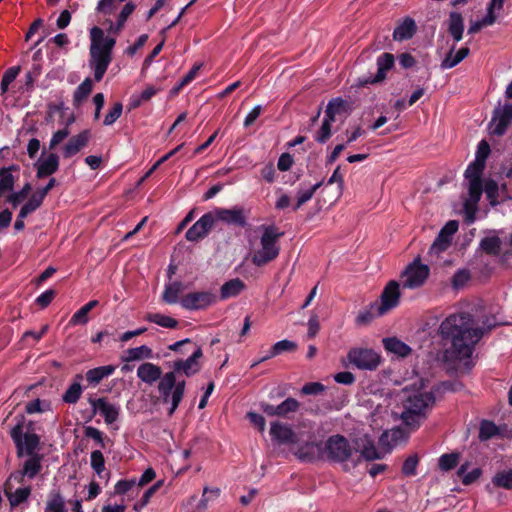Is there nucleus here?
I'll use <instances>...</instances> for the list:
<instances>
[{"mask_svg":"<svg viewBox=\"0 0 512 512\" xmlns=\"http://www.w3.org/2000/svg\"><path fill=\"white\" fill-rule=\"evenodd\" d=\"M203 356V352L200 346L195 344V349L187 359H177L172 362L170 367L172 371H169L162 375V370L159 366L145 362L142 363L137 369V377L149 385L153 384L157 380L158 392L162 398L163 403H171V407L168 411L169 416L173 415L180 402L183 399L186 382L185 380H178L177 377L181 374L191 377L197 374L201 370L200 359Z\"/></svg>","mask_w":512,"mask_h":512,"instance_id":"nucleus-1","label":"nucleus"},{"mask_svg":"<svg viewBox=\"0 0 512 512\" xmlns=\"http://www.w3.org/2000/svg\"><path fill=\"white\" fill-rule=\"evenodd\" d=\"M473 317L469 313L451 314L440 324L439 334L442 339L450 341L451 351L457 359L470 358L475 345L485 331L499 325L497 318L492 315L482 321V327H473Z\"/></svg>","mask_w":512,"mask_h":512,"instance_id":"nucleus-2","label":"nucleus"},{"mask_svg":"<svg viewBox=\"0 0 512 512\" xmlns=\"http://www.w3.org/2000/svg\"><path fill=\"white\" fill-rule=\"evenodd\" d=\"M435 402V395L432 391L408 389L406 387L403 390L402 411L400 413L402 423L411 430L418 429L427 419Z\"/></svg>","mask_w":512,"mask_h":512,"instance_id":"nucleus-3","label":"nucleus"},{"mask_svg":"<svg viewBox=\"0 0 512 512\" xmlns=\"http://www.w3.org/2000/svg\"><path fill=\"white\" fill-rule=\"evenodd\" d=\"M91 46L89 66L94 72V79L100 82L111 61L112 49L115 46V38L105 37L104 31L95 26L90 30Z\"/></svg>","mask_w":512,"mask_h":512,"instance_id":"nucleus-4","label":"nucleus"},{"mask_svg":"<svg viewBox=\"0 0 512 512\" xmlns=\"http://www.w3.org/2000/svg\"><path fill=\"white\" fill-rule=\"evenodd\" d=\"M35 430V422L28 421L25 423L24 416H20L16 425L10 430V437L15 444L18 458L39 449L41 438L35 433Z\"/></svg>","mask_w":512,"mask_h":512,"instance_id":"nucleus-5","label":"nucleus"},{"mask_svg":"<svg viewBox=\"0 0 512 512\" xmlns=\"http://www.w3.org/2000/svg\"><path fill=\"white\" fill-rule=\"evenodd\" d=\"M275 226H265L260 238L261 249L252 255L254 265L261 267L276 259L280 248L277 245L278 240L283 236Z\"/></svg>","mask_w":512,"mask_h":512,"instance_id":"nucleus-6","label":"nucleus"},{"mask_svg":"<svg viewBox=\"0 0 512 512\" xmlns=\"http://www.w3.org/2000/svg\"><path fill=\"white\" fill-rule=\"evenodd\" d=\"M347 358L353 366L361 370H376L381 363V356L369 348H351Z\"/></svg>","mask_w":512,"mask_h":512,"instance_id":"nucleus-7","label":"nucleus"},{"mask_svg":"<svg viewBox=\"0 0 512 512\" xmlns=\"http://www.w3.org/2000/svg\"><path fill=\"white\" fill-rule=\"evenodd\" d=\"M324 452L329 460L344 462L351 457L352 448L344 436L337 434L327 439Z\"/></svg>","mask_w":512,"mask_h":512,"instance_id":"nucleus-8","label":"nucleus"},{"mask_svg":"<svg viewBox=\"0 0 512 512\" xmlns=\"http://www.w3.org/2000/svg\"><path fill=\"white\" fill-rule=\"evenodd\" d=\"M212 213L215 222L218 220L229 226L244 228L248 225L250 210L236 205L231 208H216Z\"/></svg>","mask_w":512,"mask_h":512,"instance_id":"nucleus-9","label":"nucleus"},{"mask_svg":"<svg viewBox=\"0 0 512 512\" xmlns=\"http://www.w3.org/2000/svg\"><path fill=\"white\" fill-rule=\"evenodd\" d=\"M395 59L391 53L381 54L376 61L377 73L375 76L362 77L357 79L356 86L358 88L365 87L369 84L381 83L386 79L387 72L394 66Z\"/></svg>","mask_w":512,"mask_h":512,"instance_id":"nucleus-10","label":"nucleus"},{"mask_svg":"<svg viewBox=\"0 0 512 512\" xmlns=\"http://www.w3.org/2000/svg\"><path fill=\"white\" fill-rule=\"evenodd\" d=\"M429 273L430 270L427 265L414 261L401 275L403 286L411 289L421 287L427 280Z\"/></svg>","mask_w":512,"mask_h":512,"instance_id":"nucleus-11","label":"nucleus"},{"mask_svg":"<svg viewBox=\"0 0 512 512\" xmlns=\"http://www.w3.org/2000/svg\"><path fill=\"white\" fill-rule=\"evenodd\" d=\"M217 297L209 291H197L184 295L180 299V305L187 310H205L215 304Z\"/></svg>","mask_w":512,"mask_h":512,"instance_id":"nucleus-12","label":"nucleus"},{"mask_svg":"<svg viewBox=\"0 0 512 512\" xmlns=\"http://www.w3.org/2000/svg\"><path fill=\"white\" fill-rule=\"evenodd\" d=\"M400 295L399 283L391 280L381 293V304H372L371 308L376 309L378 316H381L399 304Z\"/></svg>","mask_w":512,"mask_h":512,"instance_id":"nucleus-13","label":"nucleus"},{"mask_svg":"<svg viewBox=\"0 0 512 512\" xmlns=\"http://www.w3.org/2000/svg\"><path fill=\"white\" fill-rule=\"evenodd\" d=\"M512 123V104L506 103L494 109L489 130L492 135L502 136Z\"/></svg>","mask_w":512,"mask_h":512,"instance_id":"nucleus-14","label":"nucleus"},{"mask_svg":"<svg viewBox=\"0 0 512 512\" xmlns=\"http://www.w3.org/2000/svg\"><path fill=\"white\" fill-rule=\"evenodd\" d=\"M89 403L92 406V415L90 419L99 412L103 416L107 425L113 424L118 420L120 407L116 404L110 403L107 398H89Z\"/></svg>","mask_w":512,"mask_h":512,"instance_id":"nucleus-15","label":"nucleus"},{"mask_svg":"<svg viewBox=\"0 0 512 512\" xmlns=\"http://www.w3.org/2000/svg\"><path fill=\"white\" fill-rule=\"evenodd\" d=\"M260 408L263 411V413L269 417L277 416L282 418H288L290 413H295L299 410L300 403L295 398L288 397L278 405H272L266 402H261Z\"/></svg>","mask_w":512,"mask_h":512,"instance_id":"nucleus-16","label":"nucleus"},{"mask_svg":"<svg viewBox=\"0 0 512 512\" xmlns=\"http://www.w3.org/2000/svg\"><path fill=\"white\" fill-rule=\"evenodd\" d=\"M215 224V217L212 212L204 214L186 232L185 238L188 241L196 242L207 236Z\"/></svg>","mask_w":512,"mask_h":512,"instance_id":"nucleus-17","label":"nucleus"},{"mask_svg":"<svg viewBox=\"0 0 512 512\" xmlns=\"http://www.w3.org/2000/svg\"><path fill=\"white\" fill-rule=\"evenodd\" d=\"M459 227L458 221L450 220L448 221L444 227L440 230L437 238L434 240L431 245L430 251L434 253H441L450 246L452 241V236L457 232Z\"/></svg>","mask_w":512,"mask_h":512,"instance_id":"nucleus-18","label":"nucleus"},{"mask_svg":"<svg viewBox=\"0 0 512 512\" xmlns=\"http://www.w3.org/2000/svg\"><path fill=\"white\" fill-rule=\"evenodd\" d=\"M91 138L89 130H83L79 134L72 136L68 142L62 147V155L68 159L79 153L87 146Z\"/></svg>","mask_w":512,"mask_h":512,"instance_id":"nucleus-19","label":"nucleus"},{"mask_svg":"<svg viewBox=\"0 0 512 512\" xmlns=\"http://www.w3.org/2000/svg\"><path fill=\"white\" fill-rule=\"evenodd\" d=\"M270 435L278 443L292 444L296 442V434L292 428L279 421L271 422Z\"/></svg>","mask_w":512,"mask_h":512,"instance_id":"nucleus-20","label":"nucleus"},{"mask_svg":"<svg viewBox=\"0 0 512 512\" xmlns=\"http://www.w3.org/2000/svg\"><path fill=\"white\" fill-rule=\"evenodd\" d=\"M28 459L25 460L22 466L23 474L30 480L34 479L42 470V459L43 455L37 453V450H33L31 454H25Z\"/></svg>","mask_w":512,"mask_h":512,"instance_id":"nucleus-21","label":"nucleus"},{"mask_svg":"<svg viewBox=\"0 0 512 512\" xmlns=\"http://www.w3.org/2000/svg\"><path fill=\"white\" fill-rule=\"evenodd\" d=\"M37 178H44L54 174L59 168V156L56 153H50L45 159L37 163Z\"/></svg>","mask_w":512,"mask_h":512,"instance_id":"nucleus-22","label":"nucleus"},{"mask_svg":"<svg viewBox=\"0 0 512 512\" xmlns=\"http://www.w3.org/2000/svg\"><path fill=\"white\" fill-rule=\"evenodd\" d=\"M296 349H297V344L294 341L287 340V339L278 341L270 348L269 353L266 356L262 357L258 361H255L254 363H252L251 368H254L261 362L266 361L270 358H273L283 352H294Z\"/></svg>","mask_w":512,"mask_h":512,"instance_id":"nucleus-23","label":"nucleus"},{"mask_svg":"<svg viewBox=\"0 0 512 512\" xmlns=\"http://www.w3.org/2000/svg\"><path fill=\"white\" fill-rule=\"evenodd\" d=\"M116 369L114 365L99 366L88 370L85 378L89 385L97 386L104 378L111 376Z\"/></svg>","mask_w":512,"mask_h":512,"instance_id":"nucleus-24","label":"nucleus"},{"mask_svg":"<svg viewBox=\"0 0 512 512\" xmlns=\"http://www.w3.org/2000/svg\"><path fill=\"white\" fill-rule=\"evenodd\" d=\"M384 348L397 356L407 357L412 349L403 341L396 337H387L382 340Z\"/></svg>","mask_w":512,"mask_h":512,"instance_id":"nucleus-25","label":"nucleus"},{"mask_svg":"<svg viewBox=\"0 0 512 512\" xmlns=\"http://www.w3.org/2000/svg\"><path fill=\"white\" fill-rule=\"evenodd\" d=\"M83 379L82 374H76L73 378V382L67 388L65 393L62 396L63 402L67 404H76L81 397L82 394V386L81 381Z\"/></svg>","mask_w":512,"mask_h":512,"instance_id":"nucleus-26","label":"nucleus"},{"mask_svg":"<svg viewBox=\"0 0 512 512\" xmlns=\"http://www.w3.org/2000/svg\"><path fill=\"white\" fill-rule=\"evenodd\" d=\"M463 31L464 20L461 13L455 11L450 12L448 19V32L456 42H459L462 39Z\"/></svg>","mask_w":512,"mask_h":512,"instance_id":"nucleus-27","label":"nucleus"},{"mask_svg":"<svg viewBox=\"0 0 512 512\" xmlns=\"http://www.w3.org/2000/svg\"><path fill=\"white\" fill-rule=\"evenodd\" d=\"M153 357L152 349L147 345H141L135 348H129L125 354L121 356L123 362L140 361L143 359H151Z\"/></svg>","mask_w":512,"mask_h":512,"instance_id":"nucleus-28","label":"nucleus"},{"mask_svg":"<svg viewBox=\"0 0 512 512\" xmlns=\"http://www.w3.org/2000/svg\"><path fill=\"white\" fill-rule=\"evenodd\" d=\"M416 29L417 27L415 21L412 18L407 17L399 26L394 29L393 38L399 41L411 39L415 34Z\"/></svg>","mask_w":512,"mask_h":512,"instance_id":"nucleus-29","label":"nucleus"},{"mask_svg":"<svg viewBox=\"0 0 512 512\" xmlns=\"http://www.w3.org/2000/svg\"><path fill=\"white\" fill-rule=\"evenodd\" d=\"M245 289L244 282L239 279H231L225 282L220 288V298L226 300L238 296Z\"/></svg>","mask_w":512,"mask_h":512,"instance_id":"nucleus-30","label":"nucleus"},{"mask_svg":"<svg viewBox=\"0 0 512 512\" xmlns=\"http://www.w3.org/2000/svg\"><path fill=\"white\" fill-rule=\"evenodd\" d=\"M454 46L447 53L446 57L442 60L440 67L442 69H451L458 65L461 61H463L470 53V49L468 47L460 48L455 54Z\"/></svg>","mask_w":512,"mask_h":512,"instance_id":"nucleus-31","label":"nucleus"},{"mask_svg":"<svg viewBox=\"0 0 512 512\" xmlns=\"http://www.w3.org/2000/svg\"><path fill=\"white\" fill-rule=\"evenodd\" d=\"M134 10L135 5L132 2L126 3L118 16L116 24H114L111 20H107L109 23L108 31L113 34H119L123 29L128 17L133 13Z\"/></svg>","mask_w":512,"mask_h":512,"instance_id":"nucleus-32","label":"nucleus"},{"mask_svg":"<svg viewBox=\"0 0 512 512\" xmlns=\"http://www.w3.org/2000/svg\"><path fill=\"white\" fill-rule=\"evenodd\" d=\"M348 112V103L344 99L337 97L331 99L325 109V117L335 122L336 116Z\"/></svg>","mask_w":512,"mask_h":512,"instance_id":"nucleus-33","label":"nucleus"},{"mask_svg":"<svg viewBox=\"0 0 512 512\" xmlns=\"http://www.w3.org/2000/svg\"><path fill=\"white\" fill-rule=\"evenodd\" d=\"M44 512H67L66 501L59 490L49 493Z\"/></svg>","mask_w":512,"mask_h":512,"instance_id":"nucleus-34","label":"nucleus"},{"mask_svg":"<svg viewBox=\"0 0 512 512\" xmlns=\"http://www.w3.org/2000/svg\"><path fill=\"white\" fill-rule=\"evenodd\" d=\"M184 285L180 281H174L165 285V289L162 294L163 302L167 304L180 303L179 295L183 292Z\"/></svg>","mask_w":512,"mask_h":512,"instance_id":"nucleus-35","label":"nucleus"},{"mask_svg":"<svg viewBox=\"0 0 512 512\" xmlns=\"http://www.w3.org/2000/svg\"><path fill=\"white\" fill-rule=\"evenodd\" d=\"M479 246L487 255L498 256L501 251L502 241L497 235L487 236L481 239Z\"/></svg>","mask_w":512,"mask_h":512,"instance_id":"nucleus-36","label":"nucleus"},{"mask_svg":"<svg viewBox=\"0 0 512 512\" xmlns=\"http://www.w3.org/2000/svg\"><path fill=\"white\" fill-rule=\"evenodd\" d=\"M5 494L9 500L11 507H17L24 503L31 494V487L17 488L14 492L12 489L4 488Z\"/></svg>","mask_w":512,"mask_h":512,"instance_id":"nucleus-37","label":"nucleus"},{"mask_svg":"<svg viewBox=\"0 0 512 512\" xmlns=\"http://www.w3.org/2000/svg\"><path fill=\"white\" fill-rule=\"evenodd\" d=\"M93 82L90 78H86L74 91L73 105L79 107L82 102L91 94Z\"/></svg>","mask_w":512,"mask_h":512,"instance_id":"nucleus-38","label":"nucleus"},{"mask_svg":"<svg viewBox=\"0 0 512 512\" xmlns=\"http://www.w3.org/2000/svg\"><path fill=\"white\" fill-rule=\"evenodd\" d=\"M145 320L155 323L161 327L175 329L178 327L179 322L170 316L161 313H147Z\"/></svg>","mask_w":512,"mask_h":512,"instance_id":"nucleus-39","label":"nucleus"},{"mask_svg":"<svg viewBox=\"0 0 512 512\" xmlns=\"http://www.w3.org/2000/svg\"><path fill=\"white\" fill-rule=\"evenodd\" d=\"M492 484L497 488L512 491V469L497 472L492 478Z\"/></svg>","mask_w":512,"mask_h":512,"instance_id":"nucleus-40","label":"nucleus"},{"mask_svg":"<svg viewBox=\"0 0 512 512\" xmlns=\"http://www.w3.org/2000/svg\"><path fill=\"white\" fill-rule=\"evenodd\" d=\"M164 484V480H158L155 484H153L151 487H149L144 494L142 495L141 499L137 501L134 504L133 509L136 512H141V510L147 506V504L150 502L151 497L159 490V488Z\"/></svg>","mask_w":512,"mask_h":512,"instance_id":"nucleus-41","label":"nucleus"},{"mask_svg":"<svg viewBox=\"0 0 512 512\" xmlns=\"http://www.w3.org/2000/svg\"><path fill=\"white\" fill-rule=\"evenodd\" d=\"M467 468H468V463H465V464H462L457 471V475L459 477H461L462 483L464 485H470V484L474 483L475 481H477L480 478V476L482 474V470L480 468H474L470 472H466Z\"/></svg>","mask_w":512,"mask_h":512,"instance_id":"nucleus-42","label":"nucleus"},{"mask_svg":"<svg viewBox=\"0 0 512 512\" xmlns=\"http://www.w3.org/2000/svg\"><path fill=\"white\" fill-rule=\"evenodd\" d=\"M323 185V181L317 182L308 189H299L297 192V202L293 207V210H298L302 205L308 202L314 195V193Z\"/></svg>","mask_w":512,"mask_h":512,"instance_id":"nucleus-43","label":"nucleus"},{"mask_svg":"<svg viewBox=\"0 0 512 512\" xmlns=\"http://www.w3.org/2000/svg\"><path fill=\"white\" fill-rule=\"evenodd\" d=\"M44 198L36 191L30 199L21 207V218H26L29 214L36 211L43 203Z\"/></svg>","mask_w":512,"mask_h":512,"instance_id":"nucleus-44","label":"nucleus"},{"mask_svg":"<svg viewBox=\"0 0 512 512\" xmlns=\"http://www.w3.org/2000/svg\"><path fill=\"white\" fill-rule=\"evenodd\" d=\"M334 121H332L331 119L327 118L324 116V119L322 121V124L319 128V130L316 132L314 138H315V141L320 143V144H324L326 143L331 135H332V123Z\"/></svg>","mask_w":512,"mask_h":512,"instance_id":"nucleus-45","label":"nucleus"},{"mask_svg":"<svg viewBox=\"0 0 512 512\" xmlns=\"http://www.w3.org/2000/svg\"><path fill=\"white\" fill-rule=\"evenodd\" d=\"M15 181L16 178L13 174L8 173L6 170H0V197L13 191Z\"/></svg>","mask_w":512,"mask_h":512,"instance_id":"nucleus-46","label":"nucleus"},{"mask_svg":"<svg viewBox=\"0 0 512 512\" xmlns=\"http://www.w3.org/2000/svg\"><path fill=\"white\" fill-rule=\"evenodd\" d=\"M32 187L30 183L24 184L21 190L17 192H11L6 196V202L10 203L16 208L30 193Z\"/></svg>","mask_w":512,"mask_h":512,"instance_id":"nucleus-47","label":"nucleus"},{"mask_svg":"<svg viewBox=\"0 0 512 512\" xmlns=\"http://www.w3.org/2000/svg\"><path fill=\"white\" fill-rule=\"evenodd\" d=\"M499 432L498 427L492 421L484 420L480 424L479 439L484 441L488 440Z\"/></svg>","mask_w":512,"mask_h":512,"instance_id":"nucleus-48","label":"nucleus"},{"mask_svg":"<svg viewBox=\"0 0 512 512\" xmlns=\"http://www.w3.org/2000/svg\"><path fill=\"white\" fill-rule=\"evenodd\" d=\"M459 461V455L457 453L443 454L439 458V468L442 471H450L455 468Z\"/></svg>","mask_w":512,"mask_h":512,"instance_id":"nucleus-49","label":"nucleus"},{"mask_svg":"<svg viewBox=\"0 0 512 512\" xmlns=\"http://www.w3.org/2000/svg\"><path fill=\"white\" fill-rule=\"evenodd\" d=\"M485 165L486 164L474 160L472 163L468 165L465 171L466 179L482 180L481 176L485 169Z\"/></svg>","mask_w":512,"mask_h":512,"instance_id":"nucleus-50","label":"nucleus"},{"mask_svg":"<svg viewBox=\"0 0 512 512\" xmlns=\"http://www.w3.org/2000/svg\"><path fill=\"white\" fill-rule=\"evenodd\" d=\"M468 181H469V187H468L469 198L473 203H477L480 200L482 192H483L482 180L468 179Z\"/></svg>","mask_w":512,"mask_h":512,"instance_id":"nucleus-51","label":"nucleus"},{"mask_svg":"<svg viewBox=\"0 0 512 512\" xmlns=\"http://www.w3.org/2000/svg\"><path fill=\"white\" fill-rule=\"evenodd\" d=\"M123 110V105L120 102L114 103V105L110 108L108 113L106 114L103 124L105 126H110L116 122V120L121 116Z\"/></svg>","mask_w":512,"mask_h":512,"instance_id":"nucleus-52","label":"nucleus"},{"mask_svg":"<svg viewBox=\"0 0 512 512\" xmlns=\"http://www.w3.org/2000/svg\"><path fill=\"white\" fill-rule=\"evenodd\" d=\"M91 467L100 476L105 470V460L100 450H95L91 453Z\"/></svg>","mask_w":512,"mask_h":512,"instance_id":"nucleus-53","label":"nucleus"},{"mask_svg":"<svg viewBox=\"0 0 512 512\" xmlns=\"http://www.w3.org/2000/svg\"><path fill=\"white\" fill-rule=\"evenodd\" d=\"M419 463V458L416 454L409 456L406 458L402 465V473L405 476H414L416 475V469Z\"/></svg>","mask_w":512,"mask_h":512,"instance_id":"nucleus-54","label":"nucleus"},{"mask_svg":"<svg viewBox=\"0 0 512 512\" xmlns=\"http://www.w3.org/2000/svg\"><path fill=\"white\" fill-rule=\"evenodd\" d=\"M483 190L485 191L487 198L490 200L492 205H496V198L498 196V184L496 181L489 179L485 182Z\"/></svg>","mask_w":512,"mask_h":512,"instance_id":"nucleus-55","label":"nucleus"},{"mask_svg":"<svg viewBox=\"0 0 512 512\" xmlns=\"http://www.w3.org/2000/svg\"><path fill=\"white\" fill-rule=\"evenodd\" d=\"M50 405L47 402H43L40 399H35L26 404L25 411L28 414L41 413L49 409Z\"/></svg>","mask_w":512,"mask_h":512,"instance_id":"nucleus-56","label":"nucleus"},{"mask_svg":"<svg viewBox=\"0 0 512 512\" xmlns=\"http://www.w3.org/2000/svg\"><path fill=\"white\" fill-rule=\"evenodd\" d=\"M325 391V386L320 382H308L301 388L303 395H319Z\"/></svg>","mask_w":512,"mask_h":512,"instance_id":"nucleus-57","label":"nucleus"},{"mask_svg":"<svg viewBox=\"0 0 512 512\" xmlns=\"http://www.w3.org/2000/svg\"><path fill=\"white\" fill-rule=\"evenodd\" d=\"M219 493H220V489H218V488L210 489L208 487H205L204 491H203L202 499L200 500V502L197 506V509L199 511L205 510L207 508V504H208V501L210 500L211 496L216 498L219 496Z\"/></svg>","mask_w":512,"mask_h":512,"instance_id":"nucleus-58","label":"nucleus"},{"mask_svg":"<svg viewBox=\"0 0 512 512\" xmlns=\"http://www.w3.org/2000/svg\"><path fill=\"white\" fill-rule=\"evenodd\" d=\"M491 152L490 145L486 140H481L478 144L475 160L486 164V160Z\"/></svg>","mask_w":512,"mask_h":512,"instance_id":"nucleus-59","label":"nucleus"},{"mask_svg":"<svg viewBox=\"0 0 512 512\" xmlns=\"http://www.w3.org/2000/svg\"><path fill=\"white\" fill-rule=\"evenodd\" d=\"M361 455L367 460L379 459L380 453L377 451L373 442L368 441L362 448Z\"/></svg>","mask_w":512,"mask_h":512,"instance_id":"nucleus-60","label":"nucleus"},{"mask_svg":"<svg viewBox=\"0 0 512 512\" xmlns=\"http://www.w3.org/2000/svg\"><path fill=\"white\" fill-rule=\"evenodd\" d=\"M70 134L68 127L57 130L53 133L52 138L49 143V149L53 150L57 145H59L64 139H66Z\"/></svg>","mask_w":512,"mask_h":512,"instance_id":"nucleus-61","label":"nucleus"},{"mask_svg":"<svg viewBox=\"0 0 512 512\" xmlns=\"http://www.w3.org/2000/svg\"><path fill=\"white\" fill-rule=\"evenodd\" d=\"M56 296V291L53 290V289H48L46 290L45 292H43L41 295H39L37 298H36V303L41 307V308H46L47 306H49L51 304V302L53 301V299L55 298Z\"/></svg>","mask_w":512,"mask_h":512,"instance_id":"nucleus-62","label":"nucleus"},{"mask_svg":"<svg viewBox=\"0 0 512 512\" xmlns=\"http://www.w3.org/2000/svg\"><path fill=\"white\" fill-rule=\"evenodd\" d=\"M84 434L86 437L95 440L100 445V447H105L103 433L97 428L93 426H87L84 429Z\"/></svg>","mask_w":512,"mask_h":512,"instance_id":"nucleus-63","label":"nucleus"},{"mask_svg":"<svg viewBox=\"0 0 512 512\" xmlns=\"http://www.w3.org/2000/svg\"><path fill=\"white\" fill-rule=\"evenodd\" d=\"M136 485L134 479L131 480H119L114 488V493L117 495H124Z\"/></svg>","mask_w":512,"mask_h":512,"instance_id":"nucleus-64","label":"nucleus"}]
</instances>
